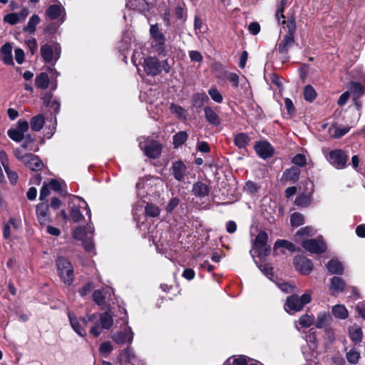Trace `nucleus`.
<instances>
[{
	"instance_id": "obj_58",
	"label": "nucleus",
	"mask_w": 365,
	"mask_h": 365,
	"mask_svg": "<svg viewBox=\"0 0 365 365\" xmlns=\"http://www.w3.org/2000/svg\"><path fill=\"white\" fill-rule=\"evenodd\" d=\"M226 78L232 84L234 88H237L239 85V76L235 73H227L225 74Z\"/></svg>"
},
{
	"instance_id": "obj_48",
	"label": "nucleus",
	"mask_w": 365,
	"mask_h": 365,
	"mask_svg": "<svg viewBox=\"0 0 365 365\" xmlns=\"http://www.w3.org/2000/svg\"><path fill=\"white\" fill-rule=\"evenodd\" d=\"M208 94L211 98L216 103H220L222 102L223 98L220 91L215 87H212L208 90Z\"/></svg>"
},
{
	"instance_id": "obj_62",
	"label": "nucleus",
	"mask_w": 365,
	"mask_h": 365,
	"mask_svg": "<svg viewBox=\"0 0 365 365\" xmlns=\"http://www.w3.org/2000/svg\"><path fill=\"white\" fill-rule=\"evenodd\" d=\"M17 130H19L23 134L26 133L29 129V123L24 120H19L17 122V127L16 128Z\"/></svg>"
},
{
	"instance_id": "obj_41",
	"label": "nucleus",
	"mask_w": 365,
	"mask_h": 365,
	"mask_svg": "<svg viewBox=\"0 0 365 365\" xmlns=\"http://www.w3.org/2000/svg\"><path fill=\"white\" fill-rule=\"evenodd\" d=\"M349 89L354 95L359 97L365 93V87L359 82L352 81L350 83Z\"/></svg>"
},
{
	"instance_id": "obj_57",
	"label": "nucleus",
	"mask_w": 365,
	"mask_h": 365,
	"mask_svg": "<svg viewBox=\"0 0 365 365\" xmlns=\"http://www.w3.org/2000/svg\"><path fill=\"white\" fill-rule=\"evenodd\" d=\"M93 300L98 305L101 306L105 303V297L101 290H95L93 293Z\"/></svg>"
},
{
	"instance_id": "obj_16",
	"label": "nucleus",
	"mask_w": 365,
	"mask_h": 365,
	"mask_svg": "<svg viewBox=\"0 0 365 365\" xmlns=\"http://www.w3.org/2000/svg\"><path fill=\"white\" fill-rule=\"evenodd\" d=\"M93 232V226L88 223L86 227H77L73 231V236L76 240L83 242L86 239L92 237Z\"/></svg>"
},
{
	"instance_id": "obj_38",
	"label": "nucleus",
	"mask_w": 365,
	"mask_h": 365,
	"mask_svg": "<svg viewBox=\"0 0 365 365\" xmlns=\"http://www.w3.org/2000/svg\"><path fill=\"white\" fill-rule=\"evenodd\" d=\"M45 123L44 117L42 115H37L31 120V127L34 131H39Z\"/></svg>"
},
{
	"instance_id": "obj_59",
	"label": "nucleus",
	"mask_w": 365,
	"mask_h": 365,
	"mask_svg": "<svg viewBox=\"0 0 365 365\" xmlns=\"http://www.w3.org/2000/svg\"><path fill=\"white\" fill-rule=\"evenodd\" d=\"M180 200L178 197H173L170 200L165 207V210L168 213H171L173 210L178 205Z\"/></svg>"
},
{
	"instance_id": "obj_15",
	"label": "nucleus",
	"mask_w": 365,
	"mask_h": 365,
	"mask_svg": "<svg viewBox=\"0 0 365 365\" xmlns=\"http://www.w3.org/2000/svg\"><path fill=\"white\" fill-rule=\"evenodd\" d=\"M255 150L257 155L263 159L270 158L274 154L272 146L267 141L257 143L255 145Z\"/></svg>"
},
{
	"instance_id": "obj_51",
	"label": "nucleus",
	"mask_w": 365,
	"mask_h": 365,
	"mask_svg": "<svg viewBox=\"0 0 365 365\" xmlns=\"http://www.w3.org/2000/svg\"><path fill=\"white\" fill-rule=\"evenodd\" d=\"M175 14L178 19L185 21L186 20L187 14L185 4L177 6L175 9Z\"/></svg>"
},
{
	"instance_id": "obj_32",
	"label": "nucleus",
	"mask_w": 365,
	"mask_h": 365,
	"mask_svg": "<svg viewBox=\"0 0 365 365\" xmlns=\"http://www.w3.org/2000/svg\"><path fill=\"white\" fill-rule=\"evenodd\" d=\"M350 126L337 127L332 125L329 128V132L332 138H339L346 134L349 130Z\"/></svg>"
},
{
	"instance_id": "obj_53",
	"label": "nucleus",
	"mask_w": 365,
	"mask_h": 365,
	"mask_svg": "<svg viewBox=\"0 0 365 365\" xmlns=\"http://www.w3.org/2000/svg\"><path fill=\"white\" fill-rule=\"evenodd\" d=\"M292 162L299 167H304L307 164V159L304 155L299 153L293 157Z\"/></svg>"
},
{
	"instance_id": "obj_10",
	"label": "nucleus",
	"mask_w": 365,
	"mask_h": 365,
	"mask_svg": "<svg viewBox=\"0 0 365 365\" xmlns=\"http://www.w3.org/2000/svg\"><path fill=\"white\" fill-rule=\"evenodd\" d=\"M68 317L74 331L81 336H85L86 335V327L88 325L87 319L84 317L78 319L71 312H68Z\"/></svg>"
},
{
	"instance_id": "obj_8",
	"label": "nucleus",
	"mask_w": 365,
	"mask_h": 365,
	"mask_svg": "<svg viewBox=\"0 0 365 365\" xmlns=\"http://www.w3.org/2000/svg\"><path fill=\"white\" fill-rule=\"evenodd\" d=\"M268 235L266 232L260 231L255 240V247L258 250L259 257L267 256L270 252V247L267 245Z\"/></svg>"
},
{
	"instance_id": "obj_14",
	"label": "nucleus",
	"mask_w": 365,
	"mask_h": 365,
	"mask_svg": "<svg viewBox=\"0 0 365 365\" xmlns=\"http://www.w3.org/2000/svg\"><path fill=\"white\" fill-rule=\"evenodd\" d=\"M294 264L297 270L302 274H309L313 269V263L311 259L304 256H297L294 259Z\"/></svg>"
},
{
	"instance_id": "obj_27",
	"label": "nucleus",
	"mask_w": 365,
	"mask_h": 365,
	"mask_svg": "<svg viewBox=\"0 0 365 365\" xmlns=\"http://www.w3.org/2000/svg\"><path fill=\"white\" fill-rule=\"evenodd\" d=\"M209 192V187L202 182H197L192 185V192L196 197H204L208 195Z\"/></svg>"
},
{
	"instance_id": "obj_37",
	"label": "nucleus",
	"mask_w": 365,
	"mask_h": 365,
	"mask_svg": "<svg viewBox=\"0 0 365 365\" xmlns=\"http://www.w3.org/2000/svg\"><path fill=\"white\" fill-rule=\"evenodd\" d=\"M234 142L239 148H244L249 144L250 138L245 133H240L235 136Z\"/></svg>"
},
{
	"instance_id": "obj_20",
	"label": "nucleus",
	"mask_w": 365,
	"mask_h": 365,
	"mask_svg": "<svg viewBox=\"0 0 365 365\" xmlns=\"http://www.w3.org/2000/svg\"><path fill=\"white\" fill-rule=\"evenodd\" d=\"M171 170L176 180L183 181L185 173L186 171V166L182 161L178 160L173 162L172 164Z\"/></svg>"
},
{
	"instance_id": "obj_42",
	"label": "nucleus",
	"mask_w": 365,
	"mask_h": 365,
	"mask_svg": "<svg viewBox=\"0 0 365 365\" xmlns=\"http://www.w3.org/2000/svg\"><path fill=\"white\" fill-rule=\"evenodd\" d=\"M278 247H284L291 252L297 250L296 246L292 242L285 240H278L276 241L274 248L277 249Z\"/></svg>"
},
{
	"instance_id": "obj_2",
	"label": "nucleus",
	"mask_w": 365,
	"mask_h": 365,
	"mask_svg": "<svg viewBox=\"0 0 365 365\" xmlns=\"http://www.w3.org/2000/svg\"><path fill=\"white\" fill-rule=\"evenodd\" d=\"M56 264L61 281L66 284L71 285L74 279L73 267L71 262L63 257H58Z\"/></svg>"
},
{
	"instance_id": "obj_11",
	"label": "nucleus",
	"mask_w": 365,
	"mask_h": 365,
	"mask_svg": "<svg viewBox=\"0 0 365 365\" xmlns=\"http://www.w3.org/2000/svg\"><path fill=\"white\" fill-rule=\"evenodd\" d=\"M134 333L130 327L125 328L124 331H118L113 333L111 339L118 344H131L133 340Z\"/></svg>"
},
{
	"instance_id": "obj_25",
	"label": "nucleus",
	"mask_w": 365,
	"mask_h": 365,
	"mask_svg": "<svg viewBox=\"0 0 365 365\" xmlns=\"http://www.w3.org/2000/svg\"><path fill=\"white\" fill-rule=\"evenodd\" d=\"M345 286V282L341 277H334L331 279V286L329 287L331 294L343 292Z\"/></svg>"
},
{
	"instance_id": "obj_18",
	"label": "nucleus",
	"mask_w": 365,
	"mask_h": 365,
	"mask_svg": "<svg viewBox=\"0 0 365 365\" xmlns=\"http://www.w3.org/2000/svg\"><path fill=\"white\" fill-rule=\"evenodd\" d=\"M0 160L4 167V169L12 184H15L18 180V175L16 172L12 171L9 166L7 155L5 151H0Z\"/></svg>"
},
{
	"instance_id": "obj_17",
	"label": "nucleus",
	"mask_w": 365,
	"mask_h": 365,
	"mask_svg": "<svg viewBox=\"0 0 365 365\" xmlns=\"http://www.w3.org/2000/svg\"><path fill=\"white\" fill-rule=\"evenodd\" d=\"M41 54L46 63H51L53 61V56L55 55L56 61L60 56V51L58 50L57 47L55 48V51H53L51 46L49 44H43L41 47Z\"/></svg>"
},
{
	"instance_id": "obj_54",
	"label": "nucleus",
	"mask_w": 365,
	"mask_h": 365,
	"mask_svg": "<svg viewBox=\"0 0 365 365\" xmlns=\"http://www.w3.org/2000/svg\"><path fill=\"white\" fill-rule=\"evenodd\" d=\"M4 21L11 25H15L21 21L17 13H11L4 16Z\"/></svg>"
},
{
	"instance_id": "obj_21",
	"label": "nucleus",
	"mask_w": 365,
	"mask_h": 365,
	"mask_svg": "<svg viewBox=\"0 0 365 365\" xmlns=\"http://www.w3.org/2000/svg\"><path fill=\"white\" fill-rule=\"evenodd\" d=\"M36 217L38 222L41 225H46L48 221V206L44 203H39L36 205Z\"/></svg>"
},
{
	"instance_id": "obj_61",
	"label": "nucleus",
	"mask_w": 365,
	"mask_h": 365,
	"mask_svg": "<svg viewBox=\"0 0 365 365\" xmlns=\"http://www.w3.org/2000/svg\"><path fill=\"white\" fill-rule=\"evenodd\" d=\"M262 272L270 279L273 277V268L269 264H263L259 267Z\"/></svg>"
},
{
	"instance_id": "obj_5",
	"label": "nucleus",
	"mask_w": 365,
	"mask_h": 365,
	"mask_svg": "<svg viewBox=\"0 0 365 365\" xmlns=\"http://www.w3.org/2000/svg\"><path fill=\"white\" fill-rule=\"evenodd\" d=\"M328 162L336 169H344L346 167L348 156L341 149H335L329 152L326 155Z\"/></svg>"
},
{
	"instance_id": "obj_44",
	"label": "nucleus",
	"mask_w": 365,
	"mask_h": 365,
	"mask_svg": "<svg viewBox=\"0 0 365 365\" xmlns=\"http://www.w3.org/2000/svg\"><path fill=\"white\" fill-rule=\"evenodd\" d=\"M8 136L16 142H21L24 140L25 135L16 128H11L7 132Z\"/></svg>"
},
{
	"instance_id": "obj_50",
	"label": "nucleus",
	"mask_w": 365,
	"mask_h": 365,
	"mask_svg": "<svg viewBox=\"0 0 365 365\" xmlns=\"http://www.w3.org/2000/svg\"><path fill=\"white\" fill-rule=\"evenodd\" d=\"M287 0H279L278 7L276 11V19L278 22L280 23V18L284 19V16L283 14L284 11L285 6L287 5Z\"/></svg>"
},
{
	"instance_id": "obj_63",
	"label": "nucleus",
	"mask_w": 365,
	"mask_h": 365,
	"mask_svg": "<svg viewBox=\"0 0 365 365\" xmlns=\"http://www.w3.org/2000/svg\"><path fill=\"white\" fill-rule=\"evenodd\" d=\"M93 288V284L92 282L86 283L83 287L79 289L78 292L81 297L86 296L88 293H90Z\"/></svg>"
},
{
	"instance_id": "obj_9",
	"label": "nucleus",
	"mask_w": 365,
	"mask_h": 365,
	"mask_svg": "<svg viewBox=\"0 0 365 365\" xmlns=\"http://www.w3.org/2000/svg\"><path fill=\"white\" fill-rule=\"evenodd\" d=\"M294 36L286 34L278 44L277 51L281 54L280 59L282 62H286L289 59L287 53L294 44Z\"/></svg>"
},
{
	"instance_id": "obj_39",
	"label": "nucleus",
	"mask_w": 365,
	"mask_h": 365,
	"mask_svg": "<svg viewBox=\"0 0 365 365\" xmlns=\"http://www.w3.org/2000/svg\"><path fill=\"white\" fill-rule=\"evenodd\" d=\"M346 358L349 363L356 364L361 358L360 352L355 348L351 349L346 354Z\"/></svg>"
},
{
	"instance_id": "obj_22",
	"label": "nucleus",
	"mask_w": 365,
	"mask_h": 365,
	"mask_svg": "<svg viewBox=\"0 0 365 365\" xmlns=\"http://www.w3.org/2000/svg\"><path fill=\"white\" fill-rule=\"evenodd\" d=\"M137 359V356L133 350V349L130 346H128L127 348L120 351L118 359L120 361L125 363H133L135 362Z\"/></svg>"
},
{
	"instance_id": "obj_19",
	"label": "nucleus",
	"mask_w": 365,
	"mask_h": 365,
	"mask_svg": "<svg viewBox=\"0 0 365 365\" xmlns=\"http://www.w3.org/2000/svg\"><path fill=\"white\" fill-rule=\"evenodd\" d=\"M300 173L301 170L299 168L292 166L290 168L284 170L282 175V180L295 183L299 180Z\"/></svg>"
},
{
	"instance_id": "obj_43",
	"label": "nucleus",
	"mask_w": 365,
	"mask_h": 365,
	"mask_svg": "<svg viewBox=\"0 0 365 365\" xmlns=\"http://www.w3.org/2000/svg\"><path fill=\"white\" fill-rule=\"evenodd\" d=\"M145 212L147 216L155 217L160 215V210L158 206L148 203L145 207Z\"/></svg>"
},
{
	"instance_id": "obj_26",
	"label": "nucleus",
	"mask_w": 365,
	"mask_h": 365,
	"mask_svg": "<svg viewBox=\"0 0 365 365\" xmlns=\"http://www.w3.org/2000/svg\"><path fill=\"white\" fill-rule=\"evenodd\" d=\"M64 8L61 4H53L49 6L46 13L51 20L60 17L64 13Z\"/></svg>"
},
{
	"instance_id": "obj_30",
	"label": "nucleus",
	"mask_w": 365,
	"mask_h": 365,
	"mask_svg": "<svg viewBox=\"0 0 365 365\" xmlns=\"http://www.w3.org/2000/svg\"><path fill=\"white\" fill-rule=\"evenodd\" d=\"M327 268L331 274H342L344 272L342 264L336 259H331L327 263Z\"/></svg>"
},
{
	"instance_id": "obj_6",
	"label": "nucleus",
	"mask_w": 365,
	"mask_h": 365,
	"mask_svg": "<svg viewBox=\"0 0 365 365\" xmlns=\"http://www.w3.org/2000/svg\"><path fill=\"white\" fill-rule=\"evenodd\" d=\"M139 147L144 151L145 155L150 158H158L162 152V144L158 141L147 139L139 142Z\"/></svg>"
},
{
	"instance_id": "obj_52",
	"label": "nucleus",
	"mask_w": 365,
	"mask_h": 365,
	"mask_svg": "<svg viewBox=\"0 0 365 365\" xmlns=\"http://www.w3.org/2000/svg\"><path fill=\"white\" fill-rule=\"evenodd\" d=\"M26 43L31 54H34L38 51V44L36 38L34 37H29L26 40Z\"/></svg>"
},
{
	"instance_id": "obj_13",
	"label": "nucleus",
	"mask_w": 365,
	"mask_h": 365,
	"mask_svg": "<svg viewBox=\"0 0 365 365\" xmlns=\"http://www.w3.org/2000/svg\"><path fill=\"white\" fill-rule=\"evenodd\" d=\"M144 71L148 76H155L161 72V66L155 57H147L144 59Z\"/></svg>"
},
{
	"instance_id": "obj_49",
	"label": "nucleus",
	"mask_w": 365,
	"mask_h": 365,
	"mask_svg": "<svg viewBox=\"0 0 365 365\" xmlns=\"http://www.w3.org/2000/svg\"><path fill=\"white\" fill-rule=\"evenodd\" d=\"M282 24H286L287 25V28L288 29V32L287 34H292V36H294L296 31V23L295 19L293 17L288 19L287 21H285L284 19H283Z\"/></svg>"
},
{
	"instance_id": "obj_64",
	"label": "nucleus",
	"mask_w": 365,
	"mask_h": 365,
	"mask_svg": "<svg viewBox=\"0 0 365 365\" xmlns=\"http://www.w3.org/2000/svg\"><path fill=\"white\" fill-rule=\"evenodd\" d=\"M299 236H312L314 235V229L312 227H304L299 229L297 232Z\"/></svg>"
},
{
	"instance_id": "obj_33",
	"label": "nucleus",
	"mask_w": 365,
	"mask_h": 365,
	"mask_svg": "<svg viewBox=\"0 0 365 365\" xmlns=\"http://www.w3.org/2000/svg\"><path fill=\"white\" fill-rule=\"evenodd\" d=\"M100 323L102 329H109L113 326V319L109 312H104L100 315Z\"/></svg>"
},
{
	"instance_id": "obj_24",
	"label": "nucleus",
	"mask_w": 365,
	"mask_h": 365,
	"mask_svg": "<svg viewBox=\"0 0 365 365\" xmlns=\"http://www.w3.org/2000/svg\"><path fill=\"white\" fill-rule=\"evenodd\" d=\"M1 55L5 64L13 65L12 46L9 43H6L1 48Z\"/></svg>"
},
{
	"instance_id": "obj_46",
	"label": "nucleus",
	"mask_w": 365,
	"mask_h": 365,
	"mask_svg": "<svg viewBox=\"0 0 365 365\" xmlns=\"http://www.w3.org/2000/svg\"><path fill=\"white\" fill-rule=\"evenodd\" d=\"M304 222L303 215L299 212H294L290 217V223L293 227H299Z\"/></svg>"
},
{
	"instance_id": "obj_36",
	"label": "nucleus",
	"mask_w": 365,
	"mask_h": 365,
	"mask_svg": "<svg viewBox=\"0 0 365 365\" xmlns=\"http://www.w3.org/2000/svg\"><path fill=\"white\" fill-rule=\"evenodd\" d=\"M333 315L339 319H344L347 318L349 313L346 308L344 305L338 304L332 307Z\"/></svg>"
},
{
	"instance_id": "obj_45",
	"label": "nucleus",
	"mask_w": 365,
	"mask_h": 365,
	"mask_svg": "<svg viewBox=\"0 0 365 365\" xmlns=\"http://www.w3.org/2000/svg\"><path fill=\"white\" fill-rule=\"evenodd\" d=\"M304 96L306 101L312 102L315 99L317 93L312 86L307 85L304 88Z\"/></svg>"
},
{
	"instance_id": "obj_34",
	"label": "nucleus",
	"mask_w": 365,
	"mask_h": 365,
	"mask_svg": "<svg viewBox=\"0 0 365 365\" xmlns=\"http://www.w3.org/2000/svg\"><path fill=\"white\" fill-rule=\"evenodd\" d=\"M40 23V18L38 15L34 14L32 15L27 25L24 28V31L28 32L29 34H34L36 31V26Z\"/></svg>"
},
{
	"instance_id": "obj_35",
	"label": "nucleus",
	"mask_w": 365,
	"mask_h": 365,
	"mask_svg": "<svg viewBox=\"0 0 365 365\" xmlns=\"http://www.w3.org/2000/svg\"><path fill=\"white\" fill-rule=\"evenodd\" d=\"M49 78L47 73H41L38 75L35 80V85L37 88L45 89L48 86Z\"/></svg>"
},
{
	"instance_id": "obj_12",
	"label": "nucleus",
	"mask_w": 365,
	"mask_h": 365,
	"mask_svg": "<svg viewBox=\"0 0 365 365\" xmlns=\"http://www.w3.org/2000/svg\"><path fill=\"white\" fill-rule=\"evenodd\" d=\"M302 245L304 249L312 253L320 254L324 252L327 250V245L320 239L304 240L302 242Z\"/></svg>"
},
{
	"instance_id": "obj_28",
	"label": "nucleus",
	"mask_w": 365,
	"mask_h": 365,
	"mask_svg": "<svg viewBox=\"0 0 365 365\" xmlns=\"http://www.w3.org/2000/svg\"><path fill=\"white\" fill-rule=\"evenodd\" d=\"M24 140V141L20 148L22 151L23 149L33 152H36L38 150V147L36 143L35 138H33L31 135H26Z\"/></svg>"
},
{
	"instance_id": "obj_29",
	"label": "nucleus",
	"mask_w": 365,
	"mask_h": 365,
	"mask_svg": "<svg viewBox=\"0 0 365 365\" xmlns=\"http://www.w3.org/2000/svg\"><path fill=\"white\" fill-rule=\"evenodd\" d=\"M349 334L351 340L354 343H360L363 338V331L360 327L353 325L349 328Z\"/></svg>"
},
{
	"instance_id": "obj_56",
	"label": "nucleus",
	"mask_w": 365,
	"mask_h": 365,
	"mask_svg": "<svg viewBox=\"0 0 365 365\" xmlns=\"http://www.w3.org/2000/svg\"><path fill=\"white\" fill-rule=\"evenodd\" d=\"M311 202V197L307 195H301L296 199L297 205L302 207L308 206Z\"/></svg>"
},
{
	"instance_id": "obj_40",
	"label": "nucleus",
	"mask_w": 365,
	"mask_h": 365,
	"mask_svg": "<svg viewBox=\"0 0 365 365\" xmlns=\"http://www.w3.org/2000/svg\"><path fill=\"white\" fill-rule=\"evenodd\" d=\"M188 135L186 131H180L173 135V140L175 148L182 145L187 139Z\"/></svg>"
},
{
	"instance_id": "obj_3",
	"label": "nucleus",
	"mask_w": 365,
	"mask_h": 365,
	"mask_svg": "<svg viewBox=\"0 0 365 365\" xmlns=\"http://www.w3.org/2000/svg\"><path fill=\"white\" fill-rule=\"evenodd\" d=\"M72 202L73 203V206L71 209L70 215L74 222H79L84 218L81 209L86 210V215L88 216L89 220H91V210L89 209L87 202L83 198L78 196H73L72 197Z\"/></svg>"
},
{
	"instance_id": "obj_47",
	"label": "nucleus",
	"mask_w": 365,
	"mask_h": 365,
	"mask_svg": "<svg viewBox=\"0 0 365 365\" xmlns=\"http://www.w3.org/2000/svg\"><path fill=\"white\" fill-rule=\"evenodd\" d=\"M314 316L309 314H304L299 319V324L303 327H310L314 323Z\"/></svg>"
},
{
	"instance_id": "obj_7",
	"label": "nucleus",
	"mask_w": 365,
	"mask_h": 365,
	"mask_svg": "<svg viewBox=\"0 0 365 365\" xmlns=\"http://www.w3.org/2000/svg\"><path fill=\"white\" fill-rule=\"evenodd\" d=\"M150 34L154 41L153 46L156 48L160 55H165V36L160 30L157 24H153L150 28Z\"/></svg>"
},
{
	"instance_id": "obj_23",
	"label": "nucleus",
	"mask_w": 365,
	"mask_h": 365,
	"mask_svg": "<svg viewBox=\"0 0 365 365\" xmlns=\"http://www.w3.org/2000/svg\"><path fill=\"white\" fill-rule=\"evenodd\" d=\"M205 118L211 125L217 126L220 124V118L216 112L209 106L204 108Z\"/></svg>"
},
{
	"instance_id": "obj_1",
	"label": "nucleus",
	"mask_w": 365,
	"mask_h": 365,
	"mask_svg": "<svg viewBox=\"0 0 365 365\" xmlns=\"http://www.w3.org/2000/svg\"><path fill=\"white\" fill-rule=\"evenodd\" d=\"M312 300V292L307 291L301 297L293 294L287 298L284 304V309L287 312H297L301 311L304 305L309 303Z\"/></svg>"
},
{
	"instance_id": "obj_55",
	"label": "nucleus",
	"mask_w": 365,
	"mask_h": 365,
	"mask_svg": "<svg viewBox=\"0 0 365 365\" xmlns=\"http://www.w3.org/2000/svg\"><path fill=\"white\" fill-rule=\"evenodd\" d=\"M113 345L110 341H106L101 344L99 347V351L101 354L105 355L106 356L113 351Z\"/></svg>"
},
{
	"instance_id": "obj_60",
	"label": "nucleus",
	"mask_w": 365,
	"mask_h": 365,
	"mask_svg": "<svg viewBox=\"0 0 365 365\" xmlns=\"http://www.w3.org/2000/svg\"><path fill=\"white\" fill-rule=\"evenodd\" d=\"M170 110L172 113L176 114L179 118H182L185 114V110L180 106L172 103L170 105Z\"/></svg>"
},
{
	"instance_id": "obj_31",
	"label": "nucleus",
	"mask_w": 365,
	"mask_h": 365,
	"mask_svg": "<svg viewBox=\"0 0 365 365\" xmlns=\"http://www.w3.org/2000/svg\"><path fill=\"white\" fill-rule=\"evenodd\" d=\"M331 319V317L329 312H320L317 317L316 327L319 329L326 327L329 324Z\"/></svg>"
},
{
	"instance_id": "obj_4",
	"label": "nucleus",
	"mask_w": 365,
	"mask_h": 365,
	"mask_svg": "<svg viewBox=\"0 0 365 365\" xmlns=\"http://www.w3.org/2000/svg\"><path fill=\"white\" fill-rule=\"evenodd\" d=\"M14 154L31 170L38 171L43 167V162L38 156L29 153H24L21 148H16L14 150Z\"/></svg>"
}]
</instances>
